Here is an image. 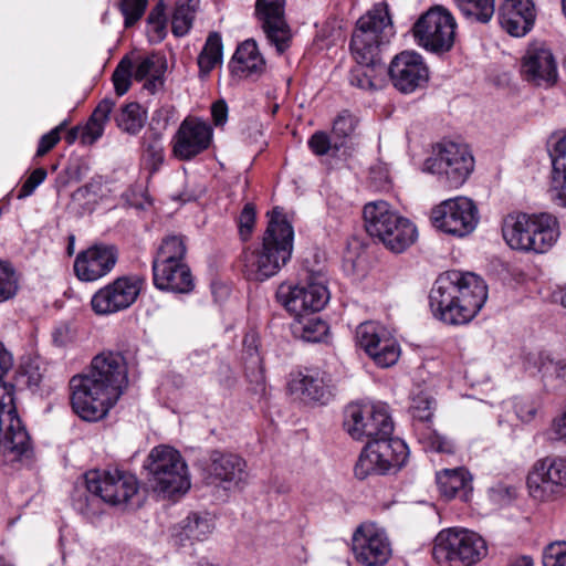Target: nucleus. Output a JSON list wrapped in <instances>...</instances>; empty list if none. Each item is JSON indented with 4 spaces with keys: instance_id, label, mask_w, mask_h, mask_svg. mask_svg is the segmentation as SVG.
Returning <instances> with one entry per match:
<instances>
[{
    "instance_id": "nucleus-1",
    "label": "nucleus",
    "mask_w": 566,
    "mask_h": 566,
    "mask_svg": "<svg viewBox=\"0 0 566 566\" xmlns=\"http://www.w3.org/2000/svg\"><path fill=\"white\" fill-rule=\"evenodd\" d=\"M128 384L125 358L119 353L96 355L87 373L70 380L73 410L86 421H98L117 403Z\"/></svg>"
},
{
    "instance_id": "nucleus-2",
    "label": "nucleus",
    "mask_w": 566,
    "mask_h": 566,
    "mask_svg": "<svg viewBox=\"0 0 566 566\" xmlns=\"http://www.w3.org/2000/svg\"><path fill=\"white\" fill-rule=\"evenodd\" d=\"M488 300V286L472 272L448 271L438 276L430 294L433 316L448 325L471 322Z\"/></svg>"
},
{
    "instance_id": "nucleus-3",
    "label": "nucleus",
    "mask_w": 566,
    "mask_h": 566,
    "mask_svg": "<svg viewBox=\"0 0 566 566\" xmlns=\"http://www.w3.org/2000/svg\"><path fill=\"white\" fill-rule=\"evenodd\" d=\"M392 25L385 6L378 4L357 21L352 35L350 51L357 62L349 74V83L363 91L378 88L377 69L380 66V48L388 42Z\"/></svg>"
},
{
    "instance_id": "nucleus-4",
    "label": "nucleus",
    "mask_w": 566,
    "mask_h": 566,
    "mask_svg": "<svg viewBox=\"0 0 566 566\" xmlns=\"http://www.w3.org/2000/svg\"><path fill=\"white\" fill-rule=\"evenodd\" d=\"M269 222L260 248L247 251L243 256L247 274L264 281L277 274L291 260L294 230L283 209L275 207L268 212Z\"/></svg>"
},
{
    "instance_id": "nucleus-5",
    "label": "nucleus",
    "mask_w": 566,
    "mask_h": 566,
    "mask_svg": "<svg viewBox=\"0 0 566 566\" xmlns=\"http://www.w3.org/2000/svg\"><path fill=\"white\" fill-rule=\"evenodd\" d=\"M505 243L521 252L545 253L559 237L558 221L551 213H510L503 219Z\"/></svg>"
},
{
    "instance_id": "nucleus-6",
    "label": "nucleus",
    "mask_w": 566,
    "mask_h": 566,
    "mask_svg": "<svg viewBox=\"0 0 566 566\" xmlns=\"http://www.w3.org/2000/svg\"><path fill=\"white\" fill-rule=\"evenodd\" d=\"M143 468L150 489L161 499L180 497L191 486L185 459L170 446L154 447L144 461Z\"/></svg>"
},
{
    "instance_id": "nucleus-7",
    "label": "nucleus",
    "mask_w": 566,
    "mask_h": 566,
    "mask_svg": "<svg viewBox=\"0 0 566 566\" xmlns=\"http://www.w3.org/2000/svg\"><path fill=\"white\" fill-rule=\"evenodd\" d=\"M13 366V357L0 343V443L12 460H29L33 454L30 436L17 416L13 386L2 381Z\"/></svg>"
},
{
    "instance_id": "nucleus-8",
    "label": "nucleus",
    "mask_w": 566,
    "mask_h": 566,
    "mask_svg": "<svg viewBox=\"0 0 566 566\" xmlns=\"http://www.w3.org/2000/svg\"><path fill=\"white\" fill-rule=\"evenodd\" d=\"M363 213L368 234L378 239L394 253L406 251L418 237L416 226L386 201L365 205Z\"/></svg>"
},
{
    "instance_id": "nucleus-9",
    "label": "nucleus",
    "mask_w": 566,
    "mask_h": 566,
    "mask_svg": "<svg viewBox=\"0 0 566 566\" xmlns=\"http://www.w3.org/2000/svg\"><path fill=\"white\" fill-rule=\"evenodd\" d=\"M86 490L91 496L85 495L75 500V507L84 515L94 514L91 506L97 502V497L106 503L117 505L128 502L138 491L137 479L127 472L113 471H90L85 474Z\"/></svg>"
},
{
    "instance_id": "nucleus-10",
    "label": "nucleus",
    "mask_w": 566,
    "mask_h": 566,
    "mask_svg": "<svg viewBox=\"0 0 566 566\" xmlns=\"http://www.w3.org/2000/svg\"><path fill=\"white\" fill-rule=\"evenodd\" d=\"M485 541L468 530L441 531L436 539L432 556L437 563L449 566H472L486 555Z\"/></svg>"
},
{
    "instance_id": "nucleus-11",
    "label": "nucleus",
    "mask_w": 566,
    "mask_h": 566,
    "mask_svg": "<svg viewBox=\"0 0 566 566\" xmlns=\"http://www.w3.org/2000/svg\"><path fill=\"white\" fill-rule=\"evenodd\" d=\"M457 22L451 12L441 6L422 13L412 27L416 43L428 52H449L455 41Z\"/></svg>"
},
{
    "instance_id": "nucleus-12",
    "label": "nucleus",
    "mask_w": 566,
    "mask_h": 566,
    "mask_svg": "<svg viewBox=\"0 0 566 566\" xmlns=\"http://www.w3.org/2000/svg\"><path fill=\"white\" fill-rule=\"evenodd\" d=\"M277 301L295 317L319 312L329 301L326 277L323 273H311L306 280L294 286L281 284Z\"/></svg>"
},
{
    "instance_id": "nucleus-13",
    "label": "nucleus",
    "mask_w": 566,
    "mask_h": 566,
    "mask_svg": "<svg viewBox=\"0 0 566 566\" xmlns=\"http://www.w3.org/2000/svg\"><path fill=\"white\" fill-rule=\"evenodd\" d=\"M343 427L355 440L375 441L394 432V422L386 403L348 405L344 411Z\"/></svg>"
},
{
    "instance_id": "nucleus-14",
    "label": "nucleus",
    "mask_w": 566,
    "mask_h": 566,
    "mask_svg": "<svg viewBox=\"0 0 566 566\" xmlns=\"http://www.w3.org/2000/svg\"><path fill=\"white\" fill-rule=\"evenodd\" d=\"M426 168L450 189L461 187L474 169V158L464 145L444 142L438 153L426 161Z\"/></svg>"
},
{
    "instance_id": "nucleus-15",
    "label": "nucleus",
    "mask_w": 566,
    "mask_h": 566,
    "mask_svg": "<svg viewBox=\"0 0 566 566\" xmlns=\"http://www.w3.org/2000/svg\"><path fill=\"white\" fill-rule=\"evenodd\" d=\"M430 220L437 230L455 238H464L475 230L480 214L472 199L458 196L433 207Z\"/></svg>"
},
{
    "instance_id": "nucleus-16",
    "label": "nucleus",
    "mask_w": 566,
    "mask_h": 566,
    "mask_svg": "<svg viewBox=\"0 0 566 566\" xmlns=\"http://www.w3.org/2000/svg\"><path fill=\"white\" fill-rule=\"evenodd\" d=\"M144 280L137 275H122L101 287L92 297L93 311L99 315L114 314L130 307L137 300Z\"/></svg>"
},
{
    "instance_id": "nucleus-17",
    "label": "nucleus",
    "mask_w": 566,
    "mask_h": 566,
    "mask_svg": "<svg viewBox=\"0 0 566 566\" xmlns=\"http://www.w3.org/2000/svg\"><path fill=\"white\" fill-rule=\"evenodd\" d=\"M530 495L539 502L548 501L566 489V459L547 457L535 462L527 476Z\"/></svg>"
},
{
    "instance_id": "nucleus-18",
    "label": "nucleus",
    "mask_w": 566,
    "mask_h": 566,
    "mask_svg": "<svg viewBox=\"0 0 566 566\" xmlns=\"http://www.w3.org/2000/svg\"><path fill=\"white\" fill-rule=\"evenodd\" d=\"M355 559L365 566H382L391 556V543L384 528L375 523L360 524L352 536Z\"/></svg>"
},
{
    "instance_id": "nucleus-19",
    "label": "nucleus",
    "mask_w": 566,
    "mask_h": 566,
    "mask_svg": "<svg viewBox=\"0 0 566 566\" xmlns=\"http://www.w3.org/2000/svg\"><path fill=\"white\" fill-rule=\"evenodd\" d=\"M388 74L394 87L402 94L424 88L430 77L423 56L416 51L397 54L389 64Z\"/></svg>"
},
{
    "instance_id": "nucleus-20",
    "label": "nucleus",
    "mask_w": 566,
    "mask_h": 566,
    "mask_svg": "<svg viewBox=\"0 0 566 566\" xmlns=\"http://www.w3.org/2000/svg\"><path fill=\"white\" fill-rule=\"evenodd\" d=\"M212 140L213 129L208 122L196 116H187L171 139V151L179 160H191L206 151Z\"/></svg>"
},
{
    "instance_id": "nucleus-21",
    "label": "nucleus",
    "mask_w": 566,
    "mask_h": 566,
    "mask_svg": "<svg viewBox=\"0 0 566 566\" xmlns=\"http://www.w3.org/2000/svg\"><path fill=\"white\" fill-rule=\"evenodd\" d=\"M118 258L117 245L106 242L94 243L75 256L74 274L82 282H96L114 270Z\"/></svg>"
},
{
    "instance_id": "nucleus-22",
    "label": "nucleus",
    "mask_w": 566,
    "mask_h": 566,
    "mask_svg": "<svg viewBox=\"0 0 566 566\" xmlns=\"http://www.w3.org/2000/svg\"><path fill=\"white\" fill-rule=\"evenodd\" d=\"M284 0H256L255 15L271 45L279 54L291 45L292 32L284 17Z\"/></svg>"
},
{
    "instance_id": "nucleus-23",
    "label": "nucleus",
    "mask_w": 566,
    "mask_h": 566,
    "mask_svg": "<svg viewBox=\"0 0 566 566\" xmlns=\"http://www.w3.org/2000/svg\"><path fill=\"white\" fill-rule=\"evenodd\" d=\"M208 478L224 490L241 489L249 478L247 461L237 453L213 450L209 457Z\"/></svg>"
},
{
    "instance_id": "nucleus-24",
    "label": "nucleus",
    "mask_w": 566,
    "mask_h": 566,
    "mask_svg": "<svg viewBox=\"0 0 566 566\" xmlns=\"http://www.w3.org/2000/svg\"><path fill=\"white\" fill-rule=\"evenodd\" d=\"M524 78L536 86H552L557 81V65L552 51L543 45L530 46L522 60Z\"/></svg>"
},
{
    "instance_id": "nucleus-25",
    "label": "nucleus",
    "mask_w": 566,
    "mask_h": 566,
    "mask_svg": "<svg viewBox=\"0 0 566 566\" xmlns=\"http://www.w3.org/2000/svg\"><path fill=\"white\" fill-rule=\"evenodd\" d=\"M536 18L532 0H505L499 9V22L512 36H524L534 27Z\"/></svg>"
},
{
    "instance_id": "nucleus-26",
    "label": "nucleus",
    "mask_w": 566,
    "mask_h": 566,
    "mask_svg": "<svg viewBox=\"0 0 566 566\" xmlns=\"http://www.w3.org/2000/svg\"><path fill=\"white\" fill-rule=\"evenodd\" d=\"M432 405L433 401L427 396L418 395L413 398L410 406V413L416 421V430H423L421 436L424 440H427L428 448L431 450L442 453H452V442L427 426V423L430 422L433 417Z\"/></svg>"
},
{
    "instance_id": "nucleus-27",
    "label": "nucleus",
    "mask_w": 566,
    "mask_h": 566,
    "mask_svg": "<svg viewBox=\"0 0 566 566\" xmlns=\"http://www.w3.org/2000/svg\"><path fill=\"white\" fill-rule=\"evenodd\" d=\"M153 282L160 291L189 293L195 283L186 262L153 263Z\"/></svg>"
},
{
    "instance_id": "nucleus-28",
    "label": "nucleus",
    "mask_w": 566,
    "mask_h": 566,
    "mask_svg": "<svg viewBox=\"0 0 566 566\" xmlns=\"http://www.w3.org/2000/svg\"><path fill=\"white\" fill-rule=\"evenodd\" d=\"M548 153L552 161L548 193L554 203L566 207V132L551 139Z\"/></svg>"
},
{
    "instance_id": "nucleus-29",
    "label": "nucleus",
    "mask_w": 566,
    "mask_h": 566,
    "mask_svg": "<svg viewBox=\"0 0 566 566\" xmlns=\"http://www.w3.org/2000/svg\"><path fill=\"white\" fill-rule=\"evenodd\" d=\"M289 390L305 402L325 403L329 396L325 373L319 369H306L292 374Z\"/></svg>"
},
{
    "instance_id": "nucleus-30",
    "label": "nucleus",
    "mask_w": 566,
    "mask_h": 566,
    "mask_svg": "<svg viewBox=\"0 0 566 566\" xmlns=\"http://www.w3.org/2000/svg\"><path fill=\"white\" fill-rule=\"evenodd\" d=\"M436 483L440 495L446 500L460 499L468 502L473 490L472 475L463 467L438 471Z\"/></svg>"
},
{
    "instance_id": "nucleus-31",
    "label": "nucleus",
    "mask_w": 566,
    "mask_h": 566,
    "mask_svg": "<svg viewBox=\"0 0 566 566\" xmlns=\"http://www.w3.org/2000/svg\"><path fill=\"white\" fill-rule=\"evenodd\" d=\"M368 443L373 447L375 458L379 462L380 474L399 470L408 459V447L399 438L380 437Z\"/></svg>"
},
{
    "instance_id": "nucleus-32",
    "label": "nucleus",
    "mask_w": 566,
    "mask_h": 566,
    "mask_svg": "<svg viewBox=\"0 0 566 566\" xmlns=\"http://www.w3.org/2000/svg\"><path fill=\"white\" fill-rule=\"evenodd\" d=\"M232 72L245 76L260 75L265 70V60L253 39L242 42L235 50L231 61Z\"/></svg>"
},
{
    "instance_id": "nucleus-33",
    "label": "nucleus",
    "mask_w": 566,
    "mask_h": 566,
    "mask_svg": "<svg viewBox=\"0 0 566 566\" xmlns=\"http://www.w3.org/2000/svg\"><path fill=\"white\" fill-rule=\"evenodd\" d=\"M114 106V101L109 98H104L98 103L86 125L81 129L82 144L92 145L102 137L105 124L107 123Z\"/></svg>"
},
{
    "instance_id": "nucleus-34",
    "label": "nucleus",
    "mask_w": 566,
    "mask_h": 566,
    "mask_svg": "<svg viewBox=\"0 0 566 566\" xmlns=\"http://www.w3.org/2000/svg\"><path fill=\"white\" fill-rule=\"evenodd\" d=\"M212 520L206 514L192 513L188 515L180 524V532L177 534L180 544L185 541L201 542L208 538L212 533Z\"/></svg>"
},
{
    "instance_id": "nucleus-35",
    "label": "nucleus",
    "mask_w": 566,
    "mask_h": 566,
    "mask_svg": "<svg viewBox=\"0 0 566 566\" xmlns=\"http://www.w3.org/2000/svg\"><path fill=\"white\" fill-rule=\"evenodd\" d=\"M223 44L219 32H210L206 43L198 55L197 63L200 76H207L222 62Z\"/></svg>"
},
{
    "instance_id": "nucleus-36",
    "label": "nucleus",
    "mask_w": 566,
    "mask_h": 566,
    "mask_svg": "<svg viewBox=\"0 0 566 566\" xmlns=\"http://www.w3.org/2000/svg\"><path fill=\"white\" fill-rule=\"evenodd\" d=\"M200 0H177L171 18V31L175 36L188 34L192 28Z\"/></svg>"
},
{
    "instance_id": "nucleus-37",
    "label": "nucleus",
    "mask_w": 566,
    "mask_h": 566,
    "mask_svg": "<svg viewBox=\"0 0 566 566\" xmlns=\"http://www.w3.org/2000/svg\"><path fill=\"white\" fill-rule=\"evenodd\" d=\"M292 328L295 336L308 343L323 340L328 331L327 324L319 317L313 316L312 314L295 317V323Z\"/></svg>"
},
{
    "instance_id": "nucleus-38",
    "label": "nucleus",
    "mask_w": 566,
    "mask_h": 566,
    "mask_svg": "<svg viewBox=\"0 0 566 566\" xmlns=\"http://www.w3.org/2000/svg\"><path fill=\"white\" fill-rule=\"evenodd\" d=\"M186 238L170 234L161 240L153 263L186 262Z\"/></svg>"
},
{
    "instance_id": "nucleus-39",
    "label": "nucleus",
    "mask_w": 566,
    "mask_h": 566,
    "mask_svg": "<svg viewBox=\"0 0 566 566\" xmlns=\"http://www.w3.org/2000/svg\"><path fill=\"white\" fill-rule=\"evenodd\" d=\"M117 127L129 135H137L146 122V112L138 103H128L115 116Z\"/></svg>"
},
{
    "instance_id": "nucleus-40",
    "label": "nucleus",
    "mask_w": 566,
    "mask_h": 566,
    "mask_svg": "<svg viewBox=\"0 0 566 566\" xmlns=\"http://www.w3.org/2000/svg\"><path fill=\"white\" fill-rule=\"evenodd\" d=\"M365 353L375 361L376 365L387 368L398 361L400 347L396 338L390 333L375 345V349L365 350Z\"/></svg>"
},
{
    "instance_id": "nucleus-41",
    "label": "nucleus",
    "mask_w": 566,
    "mask_h": 566,
    "mask_svg": "<svg viewBox=\"0 0 566 566\" xmlns=\"http://www.w3.org/2000/svg\"><path fill=\"white\" fill-rule=\"evenodd\" d=\"M454 2L470 21L486 23L495 11V0H454Z\"/></svg>"
},
{
    "instance_id": "nucleus-42",
    "label": "nucleus",
    "mask_w": 566,
    "mask_h": 566,
    "mask_svg": "<svg viewBox=\"0 0 566 566\" xmlns=\"http://www.w3.org/2000/svg\"><path fill=\"white\" fill-rule=\"evenodd\" d=\"M390 332L376 322H364L356 328V343L365 350L375 349V345L389 335Z\"/></svg>"
},
{
    "instance_id": "nucleus-43",
    "label": "nucleus",
    "mask_w": 566,
    "mask_h": 566,
    "mask_svg": "<svg viewBox=\"0 0 566 566\" xmlns=\"http://www.w3.org/2000/svg\"><path fill=\"white\" fill-rule=\"evenodd\" d=\"M19 291V277L9 262L0 260V303L12 300Z\"/></svg>"
},
{
    "instance_id": "nucleus-44",
    "label": "nucleus",
    "mask_w": 566,
    "mask_h": 566,
    "mask_svg": "<svg viewBox=\"0 0 566 566\" xmlns=\"http://www.w3.org/2000/svg\"><path fill=\"white\" fill-rule=\"evenodd\" d=\"M134 63L127 55L124 56L117 64L113 72L112 80L114 83L115 92L118 96L126 94L132 84V77H134Z\"/></svg>"
},
{
    "instance_id": "nucleus-45",
    "label": "nucleus",
    "mask_w": 566,
    "mask_h": 566,
    "mask_svg": "<svg viewBox=\"0 0 566 566\" xmlns=\"http://www.w3.org/2000/svg\"><path fill=\"white\" fill-rule=\"evenodd\" d=\"M379 462L375 458V451L373 447L367 443L360 452L358 460L354 467V474L359 480H365L370 474H380Z\"/></svg>"
},
{
    "instance_id": "nucleus-46",
    "label": "nucleus",
    "mask_w": 566,
    "mask_h": 566,
    "mask_svg": "<svg viewBox=\"0 0 566 566\" xmlns=\"http://www.w3.org/2000/svg\"><path fill=\"white\" fill-rule=\"evenodd\" d=\"M308 148L316 156H324L334 150L337 153L343 147V142L335 140L323 130L315 132L307 142Z\"/></svg>"
},
{
    "instance_id": "nucleus-47",
    "label": "nucleus",
    "mask_w": 566,
    "mask_h": 566,
    "mask_svg": "<svg viewBox=\"0 0 566 566\" xmlns=\"http://www.w3.org/2000/svg\"><path fill=\"white\" fill-rule=\"evenodd\" d=\"M133 73L134 78L138 82L145 80L148 76L151 77L147 83H145V88H147L148 91H154L157 86V83L160 81V74L156 69L155 60L150 56L142 59L136 64Z\"/></svg>"
},
{
    "instance_id": "nucleus-48",
    "label": "nucleus",
    "mask_w": 566,
    "mask_h": 566,
    "mask_svg": "<svg viewBox=\"0 0 566 566\" xmlns=\"http://www.w3.org/2000/svg\"><path fill=\"white\" fill-rule=\"evenodd\" d=\"M357 125L356 118L348 112L340 113L333 123L332 136L335 140L343 142V146Z\"/></svg>"
},
{
    "instance_id": "nucleus-49",
    "label": "nucleus",
    "mask_w": 566,
    "mask_h": 566,
    "mask_svg": "<svg viewBox=\"0 0 566 566\" xmlns=\"http://www.w3.org/2000/svg\"><path fill=\"white\" fill-rule=\"evenodd\" d=\"M543 566H566V541H556L545 546Z\"/></svg>"
},
{
    "instance_id": "nucleus-50",
    "label": "nucleus",
    "mask_w": 566,
    "mask_h": 566,
    "mask_svg": "<svg viewBox=\"0 0 566 566\" xmlns=\"http://www.w3.org/2000/svg\"><path fill=\"white\" fill-rule=\"evenodd\" d=\"M147 0H122L119 9L125 18V27H133L144 14Z\"/></svg>"
},
{
    "instance_id": "nucleus-51",
    "label": "nucleus",
    "mask_w": 566,
    "mask_h": 566,
    "mask_svg": "<svg viewBox=\"0 0 566 566\" xmlns=\"http://www.w3.org/2000/svg\"><path fill=\"white\" fill-rule=\"evenodd\" d=\"M256 212L252 203L244 205L242 211L238 217L239 234L242 240L250 239L255 226Z\"/></svg>"
},
{
    "instance_id": "nucleus-52",
    "label": "nucleus",
    "mask_w": 566,
    "mask_h": 566,
    "mask_svg": "<svg viewBox=\"0 0 566 566\" xmlns=\"http://www.w3.org/2000/svg\"><path fill=\"white\" fill-rule=\"evenodd\" d=\"M46 176L48 171L44 168L34 169L18 190L17 199L23 200L32 196L35 189L46 179Z\"/></svg>"
},
{
    "instance_id": "nucleus-53",
    "label": "nucleus",
    "mask_w": 566,
    "mask_h": 566,
    "mask_svg": "<svg viewBox=\"0 0 566 566\" xmlns=\"http://www.w3.org/2000/svg\"><path fill=\"white\" fill-rule=\"evenodd\" d=\"M66 124V122L61 123L40 138L36 149L38 156H44L60 142V133L65 128Z\"/></svg>"
},
{
    "instance_id": "nucleus-54",
    "label": "nucleus",
    "mask_w": 566,
    "mask_h": 566,
    "mask_svg": "<svg viewBox=\"0 0 566 566\" xmlns=\"http://www.w3.org/2000/svg\"><path fill=\"white\" fill-rule=\"evenodd\" d=\"M538 371L547 374L551 371L556 373L557 377H566V364L560 361H553L548 355L538 354Z\"/></svg>"
},
{
    "instance_id": "nucleus-55",
    "label": "nucleus",
    "mask_w": 566,
    "mask_h": 566,
    "mask_svg": "<svg viewBox=\"0 0 566 566\" xmlns=\"http://www.w3.org/2000/svg\"><path fill=\"white\" fill-rule=\"evenodd\" d=\"M211 116L216 126L223 125L228 117V106L223 99L217 101L211 106Z\"/></svg>"
},
{
    "instance_id": "nucleus-56",
    "label": "nucleus",
    "mask_w": 566,
    "mask_h": 566,
    "mask_svg": "<svg viewBox=\"0 0 566 566\" xmlns=\"http://www.w3.org/2000/svg\"><path fill=\"white\" fill-rule=\"evenodd\" d=\"M52 339L59 347L66 346L72 339L70 327L66 325L56 326L52 333Z\"/></svg>"
},
{
    "instance_id": "nucleus-57",
    "label": "nucleus",
    "mask_w": 566,
    "mask_h": 566,
    "mask_svg": "<svg viewBox=\"0 0 566 566\" xmlns=\"http://www.w3.org/2000/svg\"><path fill=\"white\" fill-rule=\"evenodd\" d=\"M151 22H167L166 4L163 0H159L149 12L147 23Z\"/></svg>"
},
{
    "instance_id": "nucleus-58",
    "label": "nucleus",
    "mask_w": 566,
    "mask_h": 566,
    "mask_svg": "<svg viewBox=\"0 0 566 566\" xmlns=\"http://www.w3.org/2000/svg\"><path fill=\"white\" fill-rule=\"evenodd\" d=\"M495 496L511 501L516 497V489L511 485L499 484L492 489Z\"/></svg>"
},
{
    "instance_id": "nucleus-59",
    "label": "nucleus",
    "mask_w": 566,
    "mask_h": 566,
    "mask_svg": "<svg viewBox=\"0 0 566 566\" xmlns=\"http://www.w3.org/2000/svg\"><path fill=\"white\" fill-rule=\"evenodd\" d=\"M516 415L522 421H530L535 416V408L531 405H516Z\"/></svg>"
},
{
    "instance_id": "nucleus-60",
    "label": "nucleus",
    "mask_w": 566,
    "mask_h": 566,
    "mask_svg": "<svg viewBox=\"0 0 566 566\" xmlns=\"http://www.w3.org/2000/svg\"><path fill=\"white\" fill-rule=\"evenodd\" d=\"M167 22H151L148 23L149 32L157 41H161L166 35Z\"/></svg>"
},
{
    "instance_id": "nucleus-61",
    "label": "nucleus",
    "mask_w": 566,
    "mask_h": 566,
    "mask_svg": "<svg viewBox=\"0 0 566 566\" xmlns=\"http://www.w3.org/2000/svg\"><path fill=\"white\" fill-rule=\"evenodd\" d=\"M554 429L558 438L566 442V410L554 421Z\"/></svg>"
},
{
    "instance_id": "nucleus-62",
    "label": "nucleus",
    "mask_w": 566,
    "mask_h": 566,
    "mask_svg": "<svg viewBox=\"0 0 566 566\" xmlns=\"http://www.w3.org/2000/svg\"><path fill=\"white\" fill-rule=\"evenodd\" d=\"M92 188H93V185H91V184L80 187L78 189H76L73 192V195H72L73 199L78 200V199L86 198L90 195Z\"/></svg>"
},
{
    "instance_id": "nucleus-63",
    "label": "nucleus",
    "mask_w": 566,
    "mask_h": 566,
    "mask_svg": "<svg viewBox=\"0 0 566 566\" xmlns=\"http://www.w3.org/2000/svg\"><path fill=\"white\" fill-rule=\"evenodd\" d=\"M155 160L161 163L164 160V149L159 144H154L148 147Z\"/></svg>"
},
{
    "instance_id": "nucleus-64",
    "label": "nucleus",
    "mask_w": 566,
    "mask_h": 566,
    "mask_svg": "<svg viewBox=\"0 0 566 566\" xmlns=\"http://www.w3.org/2000/svg\"><path fill=\"white\" fill-rule=\"evenodd\" d=\"M511 566H534V562L532 557L524 555L514 558Z\"/></svg>"
}]
</instances>
